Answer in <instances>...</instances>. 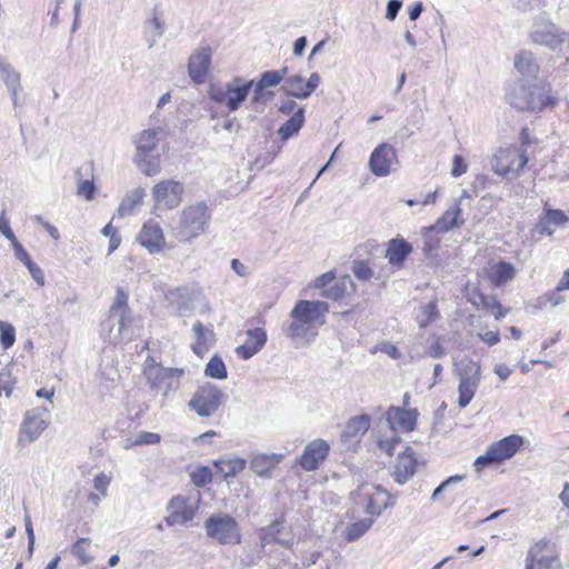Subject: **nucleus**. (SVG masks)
Here are the masks:
<instances>
[{"label":"nucleus","mask_w":569,"mask_h":569,"mask_svg":"<svg viewBox=\"0 0 569 569\" xmlns=\"http://www.w3.org/2000/svg\"><path fill=\"white\" fill-rule=\"evenodd\" d=\"M515 68L520 74L518 82H535L541 81L538 76L540 66L535 54L527 50H521L515 57Z\"/></svg>","instance_id":"obj_21"},{"label":"nucleus","mask_w":569,"mask_h":569,"mask_svg":"<svg viewBox=\"0 0 569 569\" xmlns=\"http://www.w3.org/2000/svg\"><path fill=\"white\" fill-rule=\"evenodd\" d=\"M461 212L459 202H456L446 210L428 230L436 233H447L455 228L461 227L465 223V220L461 218Z\"/></svg>","instance_id":"obj_26"},{"label":"nucleus","mask_w":569,"mask_h":569,"mask_svg":"<svg viewBox=\"0 0 569 569\" xmlns=\"http://www.w3.org/2000/svg\"><path fill=\"white\" fill-rule=\"evenodd\" d=\"M497 463V461L493 460V457L489 455V448H487L486 452L479 457L476 458L473 466L476 468L477 472H480L481 469L485 466Z\"/></svg>","instance_id":"obj_56"},{"label":"nucleus","mask_w":569,"mask_h":569,"mask_svg":"<svg viewBox=\"0 0 569 569\" xmlns=\"http://www.w3.org/2000/svg\"><path fill=\"white\" fill-rule=\"evenodd\" d=\"M455 373L459 378L458 406L463 409L470 403L480 385L481 367L478 361L465 358L455 363Z\"/></svg>","instance_id":"obj_6"},{"label":"nucleus","mask_w":569,"mask_h":569,"mask_svg":"<svg viewBox=\"0 0 569 569\" xmlns=\"http://www.w3.org/2000/svg\"><path fill=\"white\" fill-rule=\"evenodd\" d=\"M252 87L253 80L244 81L240 77H234L224 86L211 87L209 97L212 101L227 107L229 112H234L247 100Z\"/></svg>","instance_id":"obj_5"},{"label":"nucleus","mask_w":569,"mask_h":569,"mask_svg":"<svg viewBox=\"0 0 569 569\" xmlns=\"http://www.w3.org/2000/svg\"><path fill=\"white\" fill-rule=\"evenodd\" d=\"M282 459V453L257 455L250 461V469L259 477L270 479L272 478V470L281 462Z\"/></svg>","instance_id":"obj_28"},{"label":"nucleus","mask_w":569,"mask_h":569,"mask_svg":"<svg viewBox=\"0 0 569 569\" xmlns=\"http://www.w3.org/2000/svg\"><path fill=\"white\" fill-rule=\"evenodd\" d=\"M523 445V438L518 435H511L495 441L488 446L489 455L493 457L497 463L510 459Z\"/></svg>","instance_id":"obj_23"},{"label":"nucleus","mask_w":569,"mask_h":569,"mask_svg":"<svg viewBox=\"0 0 569 569\" xmlns=\"http://www.w3.org/2000/svg\"><path fill=\"white\" fill-rule=\"evenodd\" d=\"M246 341L237 347V355L247 360L259 352L267 342V332L262 328H254L247 331Z\"/></svg>","instance_id":"obj_25"},{"label":"nucleus","mask_w":569,"mask_h":569,"mask_svg":"<svg viewBox=\"0 0 569 569\" xmlns=\"http://www.w3.org/2000/svg\"><path fill=\"white\" fill-rule=\"evenodd\" d=\"M519 8L522 9L523 11L537 10L540 12H545V9L547 8V2H546V0H528L527 3L519 6Z\"/></svg>","instance_id":"obj_61"},{"label":"nucleus","mask_w":569,"mask_h":569,"mask_svg":"<svg viewBox=\"0 0 569 569\" xmlns=\"http://www.w3.org/2000/svg\"><path fill=\"white\" fill-rule=\"evenodd\" d=\"M284 335L291 339L296 347H300L316 337L317 329L306 320L291 318V321L284 327Z\"/></svg>","instance_id":"obj_24"},{"label":"nucleus","mask_w":569,"mask_h":569,"mask_svg":"<svg viewBox=\"0 0 569 569\" xmlns=\"http://www.w3.org/2000/svg\"><path fill=\"white\" fill-rule=\"evenodd\" d=\"M411 251L412 246L405 239H392L388 243L386 257L390 264L401 267Z\"/></svg>","instance_id":"obj_30"},{"label":"nucleus","mask_w":569,"mask_h":569,"mask_svg":"<svg viewBox=\"0 0 569 569\" xmlns=\"http://www.w3.org/2000/svg\"><path fill=\"white\" fill-rule=\"evenodd\" d=\"M204 375L213 379H226L227 369L224 362L219 356H213L206 366Z\"/></svg>","instance_id":"obj_42"},{"label":"nucleus","mask_w":569,"mask_h":569,"mask_svg":"<svg viewBox=\"0 0 569 569\" xmlns=\"http://www.w3.org/2000/svg\"><path fill=\"white\" fill-rule=\"evenodd\" d=\"M183 187L176 180H162L152 188V198L157 208L173 209L182 200Z\"/></svg>","instance_id":"obj_13"},{"label":"nucleus","mask_w":569,"mask_h":569,"mask_svg":"<svg viewBox=\"0 0 569 569\" xmlns=\"http://www.w3.org/2000/svg\"><path fill=\"white\" fill-rule=\"evenodd\" d=\"M210 214L206 202H197L186 207L176 227L177 237L181 241L190 242L206 231Z\"/></svg>","instance_id":"obj_4"},{"label":"nucleus","mask_w":569,"mask_h":569,"mask_svg":"<svg viewBox=\"0 0 569 569\" xmlns=\"http://www.w3.org/2000/svg\"><path fill=\"white\" fill-rule=\"evenodd\" d=\"M34 220L41 224L48 232L49 234L53 238V239H58L59 238V231L56 227H53L52 224H50L47 220H44L41 216H36L34 217Z\"/></svg>","instance_id":"obj_64"},{"label":"nucleus","mask_w":569,"mask_h":569,"mask_svg":"<svg viewBox=\"0 0 569 569\" xmlns=\"http://www.w3.org/2000/svg\"><path fill=\"white\" fill-rule=\"evenodd\" d=\"M0 232L11 242V244L18 241L10 227L9 220L6 217V210H2L0 214Z\"/></svg>","instance_id":"obj_53"},{"label":"nucleus","mask_w":569,"mask_h":569,"mask_svg":"<svg viewBox=\"0 0 569 569\" xmlns=\"http://www.w3.org/2000/svg\"><path fill=\"white\" fill-rule=\"evenodd\" d=\"M0 79L8 91H21V74L4 58L0 57Z\"/></svg>","instance_id":"obj_35"},{"label":"nucleus","mask_w":569,"mask_h":569,"mask_svg":"<svg viewBox=\"0 0 569 569\" xmlns=\"http://www.w3.org/2000/svg\"><path fill=\"white\" fill-rule=\"evenodd\" d=\"M467 171V164L461 156L456 154L452 160L451 174L453 177H460Z\"/></svg>","instance_id":"obj_58"},{"label":"nucleus","mask_w":569,"mask_h":569,"mask_svg":"<svg viewBox=\"0 0 569 569\" xmlns=\"http://www.w3.org/2000/svg\"><path fill=\"white\" fill-rule=\"evenodd\" d=\"M439 318V311L436 301H430L422 308V318L419 320V327L426 328Z\"/></svg>","instance_id":"obj_45"},{"label":"nucleus","mask_w":569,"mask_h":569,"mask_svg":"<svg viewBox=\"0 0 569 569\" xmlns=\"http://www.w3.org/2000/svg\"><path fill=\"white\" fill-rule=\"evenodd\" d=\"M516 277V268L511 262L498 261L488 270V279L495 287H501Z\"/></svg>","instance_id":"obj_31"},{"label":"nucleus","mask_w":569,"mask_h":569,"mask_svg":"<svg viewBox=\"0 0 569 569\" xmlns=\"http://www.w3.org/2000/svg\"><path fill=\"white\" fill-rule=\"evenodd\" d=\"M224 395L218 386L207 382L198 387L187 406L199 417L208 418L219 410Z\"/></svg>","instance_id":"obj_8"},{"label":"nucleus","mask_w":569,"mask_h":569,"mask_svg":"<svg viewBox=\"0 0 569 569\" xmlns=\"http://www.w3.org/2000/svg\"><path fill=\"white\" fill-rule=\"evenodd\" d=\"M160 435L156 432H149V431H140L134 441L133 445H154L160 442Z\"/></svg>","instance_id":"obj_52"},{"label":"nucleus","mask_w":569,"mask_h":569,"mask_svg":"<svg viewBox=\"0 0 569 569\" xmlns=\"http://www.w3.org/2000/svg\"><path fill=\"white\" fill-rule=\"evenodd\" d=\"M506 100L511 107L530 112H540L557 103L550 84L545 81L517 82L507 91Z\"/></svg>","instance_id":"obj_1"},{"label":"nucleus","mask_w":569,"mask_h":569,"mask_svg":"<svg viewBox=\"0 0 569 569\" xmlns=\"http://www.w3.org/2000/svg\"><path fill=\"white\" fill-rule=\"evenodd\" d=\"M306 82L305 89L307 92V98L311 96V93L319 87L321 82V78L317 72L310 74L309 79Z\"/></svg>","instance_id":"obj_60"},{"label":"nucleus","mask_w":569,"mask_h":569,"mask_svg":"<svg viewBox=\"0 0 569 569\" xmlns=\"http://www.w3.org/2000/svg\"><path fill=\"white\" fill-rule=\"evenodd\" d=\"M373 525L372 518H365L358 520L346 528V539L348 541H355L362 537Z\"/></svg>","instance_id":"obj_40"},{"label":"nucleus","mask_w":569,"mask_h":569,"mask_svg":"<svg viewBox=\"0 0 569 569\" xmlns=\"http://www.w3.org/2000/svg\"><path fill=\"white\" fill-rule=\"evenodd\" d=\"M16 341V331L12 325L0 321V342L3 349L10 348Z\"/></svg>","instance_id":"obj_46"},{"label":"nucleus","mask_w":569,"mask_h":569,"mask_svg":"<svg viewBox=\"0 0 569 569\" xmlns=\"http://www.w3.org/2000/svg\"><path fill=\"white\" fill-rule=\"evenodd\" d=\"M109 483H110V478L104 473H100V475L96 476V478L93 480L94 489L98 490L99 492H101L102 495H106V490H107V487Z\"/></svg>","instance_id":"obj_62"},{"label":"nucleus","mask_w":569,"mask_h":569,"mask_svg":"<svg viewBox=\"0 0 569 569\" xmlns=\"http://www.w3.org/2000/svg\"><path fill=\"white\" fill-rule=\"evenodd\" d=\"M212 58L209 46H200L189 58L188 72L193 82L200 84L206 81Z\"/></svg>","instance_id":"obj_16"},{"label":"nucleus","mask_w":569,"mask_h":569,"mask_svg":"<svg viewBox=\"0 0 569 569\" xmlns=\"http://www.w3.org/2000/svg\"><path fill=\"white\" fill-rule=\"evenodd\" d=\"M329 449V445L322 439H316L308 443L300 458L301 468L306 471L318 469L320 462L328 456Z\"/></svg>","instance_id":"obj_20"},{"label":"nucleus","mask_w":569,"mask_h":569,"mask_svg":"<svg viewBox=\"0 0 569 569\" xmlns=\"http://www.w3.org/2000/svg\"><path fill=\"white\" fill-rule=\"evenodd\" d=\"M418 461L412 449L406 447L403 451L398 453L393 479L399 485H405L416 473Z\"/></svg>","instance_id":"obj_22"},{"label":"nucleus","mask_w":569,"mask_h":569,"mask_svg":"<svg viewBox=\"0 0 569 569\" xmlns=\"http://www.w3.org/2000/svg\"><path fill=\"white\" fill-rule=\"evenodd\" d=\"M532 43L557 50L562 44L569 48V31L559 28L550 20L536 21L530 32Z\"/></svg>","instance_id":"obj_9"},{"label":"nucleus","mask_w":569,"mask_h":569,"mask_svg":"<svg viewBox=\"0 0 569 569\" xmlns=\"http://www.w3.org/2000/svg\"><path fill=\"white\" fill-rule=\"evenodd\" d=\"M305 79L299 74L287 76L283 79L281 90L289 97L307 99Z\"/></svg>","instance_id":"obj_37"},{"label":"nucleus","mask_w":569,"mask_h":569,"mask_svg":"<svg viewBox=\"0 0 569 569\" xmlns=\"http://www.w3.org/2000/svg\"><path fill=\"white\" fill-rule=\"evenodd\" d=\"M463 479V476H459V475H456V476H451L449 477L448 479H446L445 481H442L432 492V496H431V499L435 500L438 498V496L446 489L448 488L449 486L451 485H456L458 482H460L461 480Z\"/></svg>","instance_id":"obj_54"},{"label":"nucleus","mask_w":569,"mask_h":569,"mask_svg":"<svg viewBox=\"0 0 569 569\" xmlns=\"http://www.w3.org/2000/svg\"><path fill=\"white\" fill-rule=\"evenodd\" d=\"M91 540L89 538H80L72 545L71 552L77 557L81 563H88L91 561V557L87 553V548L90 546Z\"/></svg>","instance_id":"obj_44"},{"label":"nucleus","mask_w":569,"mask_h":569,"mask_svg":"<svg viewBox=\"0 0 569 569\" xmlns=\"http://www.w3.org/2000/svg\"><path fill=\"white\" fill-rule=\"evenodd\" d=\"M47 427L48 422L42 418L39 409L28 410L22 422L19 442L27 441L31 443L36 441Z\"/></svg>","instance_id":"obj_19"},{"label":"nucleus","mask_w":569,"mask_h":569,"mask_svg":"<svg viewBox=\"0 0 569 569\" xmlns=\"http://www.w3.org/2000/svg\"><path fill=\"white\" fill-rule=\"evenodd\" d=\"M28 271L30 272L32 279L39 284V286H44V274H43V271L41 270V268L36 263V264H31V267L28 269Z\"/></svg>","instance_id":"obj_63"},{"label":"nucleus","mask_w":569,"mask_h":569,"mask_svg":"<svg viewBox=\"0 0 569 569\" xmlns=\"http://www.w3.org/2000/svg\"><path fill=\"white\" fill-rule=\"evenodd\" d=\"M212 480V472L208 467H200L191 473V481L197 487H204Z\"/></svg>","instance_id":"obj_48"},{"label":"nucleus","mask_w":569,"mask_h":569,"mask_svg":"<svg viewBox=\"0 0 569 569\" xmlns=\"http://www.w3.org/2000/svg\"><path fill=\"white\" fill-rule=\"evenodd\" d=\"M402 7V0H389L386 8V19L393 21Z\"/></svg>","instance_id":"obj_55"},{"label":"nucleus","mask_w":569,"mask_h":569,"mask_svg":"<svg viewBox=\"0 0 569 569\" xmlns=\"http://www.w3.org/2000/svg\"><path fill=\"white\" fill-rule=\"evenodd\" d=\"M184 369L182 368H152L147 371V382L151 390L162 392L166 399L176 390L179 389V382L174 379L183 377Z\"/></svg>","instance_id":"obj_12"},{"label":"nucleus","mask_w":569,"mask_h":569,"mask_svg":"<svg viewBox=\"0 0 569 569\" xmlns=\"http://www.w3.org/2000/svg\"><path fill=\"white\" fill-rule=\"evenodd\" d=\"M76 174L77 177H80L81 169H78ZM78 193L83 196L87 200H92L96 193L93 180L78 178Z\"/></svg>","instance_id":"obj_47"},{"label":"nucleus","mask_w":569,"mask_h":569,"mask_svg":"<svg viewBox=\"0 0 569 569\" xmlns=\"http://www.w3.org/2000/svg\"><path fill=\"white\" fill-rule=\"evenodd\" d=\"M305 123V109L298 108L297 111L277 130L278 136L284 142L291 137L298 134Z\"/></svg>","instance_id":"obj_34"},{"label":"nucleus","mask_w":569,"mask_h":569,"mask_svg":"<svg viewBox=\"0 0 569 569\" xmlns=\"http://www.w3.org/2000/svg\"><path fill=\"white\" fill-rule=\"evenodd\" d=\"M137 241L150 253H158L164 246L163 231L158 222L148 220L138 233Z\"/></svg>","instance_id":"obj_18"},{"label":"nucleus","mask_w":569,"mask_h":569,"mask_svg":"<svg viewBox=\"0 0 569 569\" xmlns=\"http://www.w3.org/2000/svg\"><path fill=\"white\" fill-rule=\"evenodd\" d=\"M283 529H284V520L282 518L276 519L269 526L261 528L260 533H259L261 547L266 548L270 543L288 546L290 543L291 539L282 537Z\"/></svg>","instance_id":"obj_29"},{"label":"nucleus","mask_w":569,"mask_h":569,"mask_svg":"<svg viewBox=\"0 0 569 569\" xmlns=\"http://www.w3.org/2000/svg\"><path fill=\"white\" fill-rule=\"evenodd\" d=\"M335 273L332 271L326 272L318 277L315 281V287L325 291V288H328L335 282Z\"/></svg>","instance_id":"obj_57"},{"label":"nucleus","mask_w":569,"mask_h":569,"mask_svg":"<svg viewBox=\"0 0 569 569\" xmlns=\"http://www.w3.org/2000/svg\"><path fill=\"white\" fill-rule=\"evenodd\" d=\"M397 163L396 149L389 143L377 146L369 158V169L377 177H387Z\"/></svg>","instance_id":"obj_14"},{"label":"nucleus","mask_w":569,"mask_h":569,"mask_svg":"<svg viewBox=\"0 0 569 569\" xmlns=\"http://www.w3.org/2000/svg\"><path fill=\"white\" fill-rule=\"evenodd\" d=\"M168 510L170 513L164 519L168 526L184 525L194 517L192 508L187 505L184 498L179 496L169 501Z\"/></svg>","instance_id":"obj_27"},{"label":"nucleus","mask_w":569,"mask_h":569,"mask_svg":"<svg viewBox=\"0 0 569 569\" xmlns=\"http://www.w3.org/2000/svg\"><path fill=\"white\" fill-rule=\"evenodd\" d=\"M287 72H288L287 67H283L280 70H270V71L262 72L260 76V79H259V88L260 87L268 88V87L278 86L284 79Z\"/></svg>","instance_id":"obj_43"},{"label":"nucleus","mask_w":569,"mask_h":569,"mask_svg":"<svg viewBox=\"0 0 569 569\" xmlns=\"http://www.w3.org/2000/svg\"><path fill=\"white\" fill-rule=\"evenodd\" d=\"M247 461L242 458H227L218 460L214 466L226 479L234 477L244 470Z\"/></svg>","instance_id":"obj_38"},{"label":"nucleus","mask_w":569,"mask_h":569,"mask_svg":"<svg viewBox=\"0 0 569 569\" xmlns=\"http://www.w3.org/2000/svg\"><path fill=\"white\" fill-rule=\"evenodd\" d=\"M128 299V292L119 287L109 309L108 317L101 323V332L104 339L110 343L117 345L120 342L127 326L131 322Z\"/></svg>","instance_id":"obj_3"},{"label":"nucleus","mask_w":569,"mask_h":569,"mask_svg":"<svg viewBox=\"0 0 569 569\" xmlns=\"http://www.w3.org/2000/svg\"><path fill=\"white\" fill-rule=\"evenodd\" d=\"M192 330L196 335V342L191 346L192 350L196 355L202 357L208 350V345L213 339V331L206 328L200 321L193 323Z\"/></svg>","instance_id":"obj_36"},{"label":"nucleus","mask_w":569,"mask_h":569,"mask_svg":"<svg viewBox=\"0 0 569 569\" xmlns=\"http://www.w3.org/2000/svg\"><path fill=\"white\" fill-rule=\"evenodd\" d=\"M347 284H352V281L349 277H345L341 280L335 279V282L331 286L325 288V291H321V296L325 298L338 300L346 295Z\"/></svg>","instance_id":"obj_41"},{"label":"nucleus","mask_w":569,"mask_h":569,"mask_svg":"<svg viewBox=\"0 0 569 569\" xmlns=\"http://www.w3.org/2000/svg\"><path fill=\"white\" fill-rule=\"evenodd\" d=\"M352 272L359 280H368L373 276V271L365 261H356L352 267Z\"/></svg>","instance_id":"obj_50"},{"label":"nucleus","mask_w":569,"mask_h":569,"mask_svg":"<svg viewBox=\"0 0 569 569\" xmlns=\"http://www.w3.org/2000/svg\"><path fill=\"white\" fill-rule=\"evenodd\" d=\"M526 569H562L555 543L548 539L536 542L527 553Z\"/></svg>","instance_id":"obj_10"},{"label":"nucleus","mask_w":569,"mask_h":569,"mask_svg":"<svg viewBox=\"0 0 569 569\" xmlns=\"http://www.w3.org/2000/svg\"><path fill=\"white\" fill-rule=\"evenodd\" d=\"M329 311L325 301L299 300L290 312V318H300L316 328L325 322L323 317Z\"/></svg>","instance_id":"obj_15"},{"label":"nucleus","mask_w":569,"mask_h":569,"mask_svg":"<svg viewBox=\"0 0 569 569\" xmlns=\"http://www.w3.org/2000/svg\"><path fill=\"white\" fill-rule=\"evenodd\" d=\"M418 412L416 409H402L391 406L386 412V421L392 431L410 432L417 423Z\"/></svg>","instance_id":"obj_17"},{"label":"nucleus","mask_w":569,"mask_h":569,"mask_svg":"<svg viewBox=\"0 0 569 569\" xmlns=\"http://www.w3.org/2000/svg\"><path fill=\"white\" fill-rule=\"evenodd\" d=\"M207 536L220 545H238L241 542V530L236 519L229 513L210 516L204 521Z\"/></svg>","instance_id":"obj_7"},{"label":"nucleus","mask_w":569,"mask_h":569,"mask_svg":"<svg viewBox=\"0 0 569 569\" xmlns=\"http://www.w3.org/2000/svg\"><path fill=\"white\" fill-rule=\"evenodd\" d=\"M477 307L489 311L497 320L503 318L509 311L508 308L502 307L496 296H487L482 293L479 296V303Z\"/></svg>","instance_id":"obj_39"},{"label":"nucleus","mask_w":569,"mask_h":569,"mask_svg":"<svg viewBox=\"0 0 569 569\" xmlns=\"http://www.w3.org/2000/svg\"><path fill=\"white\" fill-rule=\"evenodd\" d=\"M24 527H26V532L28 536V552H29V556H31L33 552L36 539H34V531H33L32 522H31V519L29 516H27L24 519Z\"/></svg>","instance_id":"obj_59"},{"label":"nucleus","mask_w":569,"mask_h":569,"mask_svg":"<svg viewBox=\"0 0 569 569\" xmlns=\"http://www.w3.org/2000/svg\"><path fill=\"white\" fill-rule=\"evenodd\" d=\"M542 218L548 223L555 224V226H563L568 221V218L563 213V211L558 210V209H548L545 212V216Z\"/></svg>","instance_id":"obj_49"},{"label":"nucleus","mask_w":569,"mask_h":569,"mask_svg":"<svg viewBox=\"0 0 569 569\" xmlns=\"http://www.w3.org/2000/svg\"><path fill=\"white\" fill-rule=\"evenodd\" d=\"M146 196L143 188H136L129 191L119 204L117 216L124 218L134 213L140 208Z\"/></svg>","instance_id":"obj_32"},{"label":"nucleus","mask_w":569,"mask_h":569,"mask_svg":"<svg viewBox=\"0 0 569 569\" xmlns=\"http://www.w3.org/2000/svg\"><path fill=\"white\" fill-rule=\"evenodd\" d=\"M528 163L527 151L516 147L498 149L490 161L492 171L498 176H506L511 171H520Z\"/></svg>","instance_id":"obj_11"},{"label":"nucleus","mask_w":569,"mask_h":569,"mask_svg":"<svg viewBox=\"0 0 569 569\" xmlns=\"http://www.w3.org/2000/svg\"><path fill=\"white\" fill-rule=\"evenodd\" d=\"M370 418L366 415L351 418L345 428L342 438L345 440H358L369 430Z\"/></svg>","instance_id":"obj_33"},{"label":"nucleus","mask_w":569,"mask_h":569,"mask_svg":"<svg viewBox=\"0 0 569 569\" xmlns=\"http://www.w3.org/2000/svg\"><path fill=\"white\" fill-rule=\"evenodd\" d=\"M160 133L164 134L161 128L146 129L133 138L136 146L133 162L148 177H153L161 171Z\"/></svg>","instance_id":"obj_2"},{"label":"nucleus","mask_w":569,"mask_h":569,"mask_svg":"<svg viewBox=\"0 0 569 569\" xmlns=\"http://www.w3.org/2000/svg\"><path fill=\"white\" fill-rule=\"evenodd\" d=\"M401 438L399 436H392L391 438L379 439L378 446L385 451L388 456L395 455V449L398 445H400Z\"/></svg>","instance_id":"obj_51"}]
</instances>
